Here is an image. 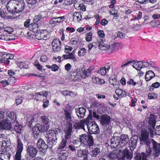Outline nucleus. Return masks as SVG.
I'll return each mask as SVG.
<instances>
[{"label": "nucleus", "instance_id": "b1692460", "mask_svg": "<svg viewBox=\"0 0 160 160\" xmlns=\"http://www.w3.org/2000/svg\"><path fill=\"white\" fill-rule=\"evenodd\" d=\"M64 50V54L63 55V57L65 59L70 58V46H65Z\"/></svg>", "mask_w": 160, "mask_h": 160}, {"label": "nucleus", "instance_id": "13d9d810", "mask_svg": "<svg viewBox=\"0 0 160 160\" xmlns=\"http://www.w3.org/2000/svg\"><path fill=\"white\" fill-rule=\"evenodd\" d=\"M4 31L7 32L9 34L13 31V29L9 27H6L4 29Z\"/></svg>", "mask_w": 160, "mask_h": 160}, {"label": "nucleus", "instance_id": "9d476101", "mask_svg": "<svg viewBox=\"0 0 160 160\" xmlns=\"http://www.w3.org/2000/svg\"><path fill=\"white\" fill-rule=\"evenodd\" d=\"M149 135V133L147 130L143 129L141 132V137L140 138V140L145 142L148 146L150 143L148 138Z\"/></svg>", "mask_w": 160, "mask_h": 160}, {"label": "nucleus", "instance_id": "4d7b16f0", "mask_svg": "<svg viewBox=\"0 0 160 160\" xmlns=\"http://www.w3.org/2000/svg\"><path fill=\"white\" fill-rule=\"evenodd\" d=\"M58 20H57V18H53L49 21V22L50 24L55 25L57 23H58Z\"/></svg>", "mask_w": 160, "mask_h": 160}, {"label": "nucleus", "instance_id": "20e7f679", "mask_svg": "<svg viewBox=\"0 0 160 160\" xmlns=\"http://www.w3.org/2000/svg\"><path fill=\"white\" fill-rule=\"evenodd\" d=\"M65 134V138H63L59 144L58 149H61L63 148L66 146L68 139L70 138V126L68 125V128H66L64 131Z\"/></svg>", "mask_w": 160, "mask_h": 160}, {"label": "nucleus", "instance_id": "de8ad7c7", "mask_svg": "<svg viewBox=\"0 0 160 160\" xmlns=\"http://www.w3.org/2000/svg\"><path fill=\"white\" fill-rule=\"evenodd\" d=\"M86 52V49L84 48H82L80 50L78 51V54L79 56H83L85 54Z\"/></svg>", "mask_w": 160, "mask_h": 160}, {"label": "nucleus", "instance_id": "79ce46f5", "mask_svg": "<svg viewBox=\"0 0 160 160\" xmlns=\"http://www.w3.org/2000/svg\"><path fill=\"white\" fill-rule=\"evenodd\" d=\"M98 44L95 42H93L92 43H90L88 44V51L89 52L90 50L93 47L96 48L98 47Z\"/></svg>", "mask_w": 160, "mask_h": 160}, {"label": "nucleus", "instance_id": "a878e982", "mask_svg": "<svg viewBox=\"0 0 160 160\" xmlns=\"http://www.w3.org/2000/svg\"><path fill=\"white\" fill-rule=\"evenodd\" d=\"M98 48L100 50H108V51L109 49V45L104 43L102 41V42H98Z\"/></svg>", "mask_w": 160, "mask_h": 160}, {"label": "nucleus", "instance_id": "ea45409f", "mask_svg": "<svg viewBox=\"0 0 160 160\" xmlns=\"http://www.w3.org/2000/svg\"><path fill=\"white\" fill-rule=\"evenodd\" d=\"M32 130L34 137L35 138H37L39 132L38 128L37 125H36V124L33 127Z\"/></svg>", "mask_w": 160, "mask_h": 160}, {"label": "nucleus", "instance_id": "f257e3e1", "mask_svg": "<svg viewBox=\"0 0 160 160\" xmlns=\"http://www.w3.org/2000/svg\"><path fill=\"white\" fill-rule=\"evenodd\" d=\"M58 137L53 130H49L47 131L45 136L47 139L48 145H46L43 140L40 139L38 141L37 146L41 151L47 149L48 147L51 148L53 145L56 144Z\"/></svg>", "mask_w": 160, "mask_h": 160}, {"label": "nucleus", "instance_id": "473e14b6", "mask_svg": "<svg viewBox=\"0 0 160 160\" xmlns=\"http://www.w3.org/2000/svg\"><path fill=\"white\" fill-rule=\"evenodd\" d=\"M71 79L74 81L78 80L80 77L79 74L77 70L72 72V74H71Z\"/></svg>", "mask_w": 160, "mask_h": 160}, {"label": "nucleus", "instance_id": "680f3d73", "mask_svg": "<svg viewBox=\"0 0 160 160\" xmlns=\"http://www.w3.org/2000/svg\"><path fill=\"white\" fill-rule=\"evenodd\" d=\"M65 114L66 116V119L68 120V122L69 121V119H70V114L69 112L67 110H65L64 111Z\"/></svg>", "mask_w": 160, "mask_h": 160}, {"label": "nucleus", "instance_id": "f3484780", "mask_svg": "<svg viewBox=\"0 0 160 160\" xmlns=\"http://www.w3.org/2000/svg\"><path fill=\"white\" fill-rule=\"evenodd\" d=\"M121 44L119 42L115 43L109 45L108 52L112 53L117 52L118 50L121 48Z\"/></svg>", "mask_w": 160, "mask_h": 160}, {"label": "nucleus", "instance_id": "412c9836", "mask_svg": "<svg viewBox=\"0 0 160 160\" xmlns=\"http://www.w3.org/2000/svg\"><path fill=\"white\" fill-rule=\"evenodd\" d=\"M91 73V70L89 69L85 70L84 68H82L79 71V74L83 78H85L88 76Z\"/></svg>", "mask_w": 160, "mask_h": 160}, {"label": "nucleus", "instance_id": "7ed1b4c3", "mask_svg": "<svg viewBox=\"0 0 160 160\" xmlns=\"http://www.w3.org/2000/svg\"><path fill=\"white\" fill-rule=\"evenodd\" d=\"M47 16L46 12L43 11L40 12L39 14L35 16L33 19V21L35 22L30 24L29 26V29L33 32H36L38 30V27L39 26V22H41L42 19L46 17Z\"/></svg>", "mask_w": 160, "mask_h": 160}, {"label": "nucleus", "instance_id": "4be33fe9", "mask_svg": "<svg viewBox=\"0 0 160 160\" xmlns=\"http://www.w3.org/2000/svg\"><path fill=\"white\" fill-rule=\"evenodd\" d=\"M93 140L92 137L91 135L88 136V137L83 143V144L85 146H88L89 147L92 146L93 144Z\"/></svg>", "mask_w": 160, "mask_h": 160}, {"label": "nucleus", "instance_id": "49530a36", "mask_svg": "<svg viewBox=\"0 0 160 160\" xmlns=\"http://www.w3.org/2000/svg\"><path fill=\"white\" fill-rule=\"evenodd\" d=\"M93 117V114L92 112V110H91L89 111V113L87 118V119L86 120H84L85 121H86V122L87 123H88V122H90L89 121V120H92Z\"/></svg>", "mask_w": 160, "mask_h": 160}, {"label": "nucleus", "instance_id": "2f4dec72", "mask_svg": "<svg viewBox=\"0 0 160 160\" xmlns=\"http://www.w3.org/2000/svg\"><path fill=\"white\" fill-rule=\"evenodd\" d=\"M142 62L139 61L135 62L132 66L135 69L140 70L142 68Z\"/></svg>", "mask_w": 160, "mask_h": 160}, {"label": "nucleus", "instance_id": "3c124183", "mask_svg": "<svg viewBox=\"0 0 160 160\" xmlns=\"http://www.w3.org/2000/svg\"><path fill=\"white\" fill-rule=\"evenodd\" d=\"M127 83L128 85H132L133 86H135L138 83L137 82L135 81L132 78H130L129 81L127 82Z\"/></svg>", "mask_w": 160, "mask_h": 160}, {"label": "nucleus", "instance_id": "e433bc0d", "mask_svg": "<svg viewBox=\"0 0 160 160\" xmlns=\"http://www.w3.org/2000/svg\"><path fill=\"white\" fill-rule=\"evenodd\" d=\"M120 138L121 143H123L124 142L126 143H127L129 141V138L127 135L123 134L121 135L120 134Z\"/></svg>", "mask_w": 160, "mask_h": 160}, {"label": "nucleus", "instance_id": "09e8293b", "mask_svg": "<svg viewBox=\"0 0 160 160\" xmlns=\"http://www.w3.org/2000/svg\"><path fill=\"white\" fill-rule=\"evenodd\" d=\"M22 96H18L16 99V103L17 105L20 104L22 101Z\"/></svg>", "mask_w": 160, "mask_h": 160}, {"label": "nucleus", "instance_id": "7c9ffc66", "mask_svg": "<svg viewBox=\"0 0 160 160\" xmlns=\"http://www.w3.org/2000/svg\"><path fill=\"white\" fill-rule=\"evenodd\" d=\"M8 117L11 119L12 122H15L16 120V116L15 113L14 112L8 111L6 113Z\"/></svg>", "mask_w": 160, "mask_h": 160}, {"label": "nucleus", "instance_id": "f8f14e48", "mask_svg": "<svg viewBox=\"0 0 160 160\" xmlns=\"http://www.w3.org/2000/svg\"><path fill=\"white\" fill-rule=\"evenodd\" d=\"M151 142L153 145V154L155 157H158L160 153V144L158 143L154 139H152Z\"/></svg>", "mask_w": 160, "mask_h": 160}, {"label": "nucleus", "instance_id": "ddd939ff", "mask_svg": "<svg viewBox=\"0 0 160 160\" xmlns=\"http://www.w3.org/2000/svg\"><path fill=\"white\" fill-rule=\"evenodd\" d=\"M151 142L153 145V154L155 157H158L160 153V144L158 143L154 139H152Z\"/></svg>", "mask_w": 160, "mask_h": 160}, {"label": "nucleus", "instance_id": "0eeeda50", "mask_svg": "<svg viewBox=\"0 0 160 160\" xmlns=\"http://www.w3.org/2000/svg\"><path fill=\"white\" fill-rule=\"evenodd\" d=\"M71 121L73 124V128L76 129H82L85 130L84 125H87V123L86 121L83 120H81L78 121L77 120L75 119L74 118L72 119L71 117Z\"/></svg>", "mask_w": 160, "mask_h": 160}, {"label": "nucleus", "instance_id": "bb28decb", "mask_svg": "<svg viewBox=\"0 0 160 160\" xmlns=\"http://www.w3.org/2000/svg\"><path fill=\"white\" fill-rule=\"evenodd\" d=\"M155 74L152 70H149L147 72L145 75V79L147 81H149L154 77Z\"/></svg>", "mask_w": 160, "mask_h": 160}, {"label": "nucleus", "instance_id": "a211bd4d", "mask_svg": "<svg viewBox=\"0 0 160 160\" xmlns=\"http://www.w3.org/2000/svg\"><path fill=\"white\" fill-rule=\"evenodd\" d=\"M38 152L37 149L32 146H28L27 148V152L29 155L32 158L35 157Z\"/></svg>", "mask_w": 160, "mask_h": 160}, {"label": "nucleus", "instance_id": "a19ab883", "mask_svg": "<svg viewBox=\"0 0 160 160\" xmlns=\"http://www.w3.org/2000/svg\"><path fill=\"white\" fill-rule=\"evenodd\" d=\"M52 47H54V46H61V42L59 39H55L53 40L52 43Z\"/></svg>", "mask_w": 160, "mask_h": 160}, {"label": "nucleus", "instance_id": "c85d7f7f", "mask_svg": "<svg viewBox=\"0 0 160 160\" xmlns=\"http://www.w3.org/2000/svg\"><path fill=\"white\" fill-rule=\"evenodd\" d=\"M37 125V127L38 130L40 132H43L47 131L49 128V125L47 126L42 125L40 123H38L36 124Z\"/></svg>", "mask_w": 160, "mask_h": 160}, {"label": "nucleus", "instance_id": "58836bf2", "mask_svg": "<svg viewBox=\"0 0 160 160\" xmlns=\"http://www.w3.org/2000/svg\"><path fill=\"white\" fill-rule=\"evenodd\" d=\"M137 144V141L136 140L134 139H131V142L129 143V146L130 147L131 150L134 149L135 148Z\"/></svg>", "mask_w": 160, "mask_h": 160}, {"label": "nucleus", "instance_id": "37998d69", "mask_svg": "<svg viewBox=\"0 0 160 160\" xmlns=\"http://www.w3.org/2000/svg\"><path fill=\"white\" fill-rule=\"evenodd\" d=\"M98 72L102 76L104 75L107 72L106 68V67H102L98 70Z\"/></svg>", "mask_w": 160, "mask_h": 160}, {"label": "nucleus", "instance_id": "9b49d317", "mask_svg": "<svg viewBox=\"0 0 160 160\" xmlns=\"http://www.w3.org/2000/svg\"><path fill=\"white\" fill-rule=\"evenodd\" d=\"M121 142L120 134L114 133L111 140V143L112 146L116 147L119 145Z\"/></svg>", "mask_w": 160, "mask_h": 160}, {"label": "nucleus", "instance_id": "f704fd0d", "mask_svg": "<svg viewBox=\"0 0 160 160\" xmlns=\"http://www.w3.org/2000/svg\"><path fill=\"white\" fill-rule=\"evenodd\" d=\"M100 148H96L92 150L89 152V154L92 157H95L97 156L100 152Z\"/></svg>", "mask_w": 160, "mask_h": 160}, {"label": "nucleus", "instance_id": "1a4fd4ad", "mask_svg": "<svg viewBox=\"0 0 160 160\" xmlns=\"http://www.w3.org/2000/svg\"><path fill=\"white\" fill-rule=\"evenodd\" d=\"M16 0H10L7 4L6 9L10 13L15 14V2Z\"/></svg>", "mask_w": 160, "mask_h": 160}, {"label": "nucleus", "instance_id": "0e129e2a", "mask_svg": "<svg viewBox=\"0 0 160 160\" xmlns=\"http://www.w3.org/2000/svg\"><path fill=\"white\" fill-rule=\"evenodd\" d=\"M21 153H16L15 160H21Z\"/></svg>", "mask_w": 160, "mask_h": 160}, {"label": "nucleus", "instance_id": "39448f33", "mask_svg": "<svg viewBox=\"0 0 160 160\" xmlns=\"http://www.w3.org/2000/svg\"><path fill=\"white\" fill-rule=\"evenodd\" d=\"M87 126L89 133L91 134L99 133V129L98 126L94 121L88 122L87 124Z\"/></svg>", "mask_w": 160, "mask_h": 160}, {"label": "nucleus", "instance_id": "dca6fc26", "mask_svg": "<svg viewBox=\"0 0 160 160\" xmlns=\"http://www.w3.org/2000/svg\"><path fill=\"white\" fill-rule=\"evenodd\" d=\"M100 119V123L103 126L108 125L110 122L111 118L107 114L102 115Z\"/></svg>", "mask_w": 160, "mask_h": 160}, {"label": "nucleus", "instance_id": "864d4df0", "mask_svg": "<svg viewBox=\"0 0 160 160\" xmlns=\"http://www.w3.org/2000/svg\"><path fill=\"white\" fill-rule=\"evenodd\" d=\"M148 96L149 99H154L157 98L158 95L155 93H150L148 94Z\"/></svg>", "mask_w": 160, "mask_h": 160}, {"label": "nucleus", "instance_id": "6e6552de", "mask_svg": "<svg viewBox=\"0 0 160 160\" xmlns=\"http://www.w3.org/2000/svg\"><path fill=\"white\" fill-rule=\"evenodd\" d=\"M151 152V148L148 147L146 148L145 153L142 152L137 154L136 160H147V158L150 155Z\"/></svg>", "mask_w": 160, "mask_h": 160}, {"label": "nucleus", "instance_id": "69168bd1", "mask_svg": "<svg viewBox=\"0 0 160 160\" xmlns=\"http://www.w3.org/2000/svg\"><path fill=\"white\" fill-rule=\"evenodd\" d=\"M40 60L43 62H46L48 61V58L46 56L43 55L41 56Z\"/></svg>", "mask_w": 160, "mask_h": 160}, {"label": "nucleus", "instance_id": "c03bdc74", "mask_svg": "<svg viewBox=\"0 0 160 160\" xmlns=\"http://www.w3.org/2000/svg\"><path fill=\"white\" fill-rule=\"evenodd\" d=\"M92 39V33L91 32H89L86 33L85 37L86 40L88 42L91 41Z\"/></svg>", "mask_w": 160, "mask_h": 160}, {"label": "nucleus", "instance_id": "774afa93", "mask_svg": "<svg viewBox=\"0 0 160 160\" xmlns=\"http://www.w3.org/2000/svg\"><path fill=\"white\" fill-rule=\"evenodd\" d=\"M155 133L157 135L160 136V125L156 127L155 130Z\"/></svg>", "mask_w": 160, "mask_h": 160}, {"label": "nucleus", "instance_id": "8fccbe9b", "mask_svg": "<svg viewBox=\"0 0 160 160\" xmlns=\"http://www.w3.org/2000/svg\"><path fill=\"white\" fill-rule=\"evenodd\" d=\"M7 81L10 84H12L16 82V79L14 77L10 76L8 77Z\"/></svg>", "mask_w": 160, "mask_h": 160}, {"label": "nucleus", "instance_id": "c756f323", "mask_svg": "<svg viewBox=\"0 0 160 160\" xmlns=\"http://www.w3.org/2000/svg\"><path fill=\"white\" fill-rule=\"evenodd\" d=\"M82 16L80 12H75L73 15V20L75 22H79L81 20Z\"/></svg>", "mask_w": 160, "mask_h": 160}, {"label": "nucleus", "instance_id": "393cba45", "mask_svg": "<svg viewBox=\"0 0 160 160\" xmlns=\"http://www.w3.org/2000/svg\"><path fill=\"white\" fill-rule=\"evenodd\" d=\"M23 149V144L19 138L17 139V153H21Z\"/></svg>", "mask_w": 160, "mask_h": 160}, {"label": "nucleus", "instance_id": "5701e85b", "mask_svg": "<svg viewBox=\"0 0 160 160\" xmlns=\"http://www.w3.org/2000/svg\"><path fill=\"white\" fill-rule=\"evenodd\" d=\"M2 58L5 59V62H4V63L8 64L10 63L9 60H12L14 58V55L10 53L4 54L2 56Z\"/></svg>", "mask_w": 160, "mask_h": 160}, {"label": "nucleus", "instance_id": "4c0bfd02", "mask_svg": "<svg viewBox=\"0 0 160 160\" xmlns=\"http://www.w3.org/2000/svg\"><path fill=\"white\" fill-rule=\"evenodd\" d=\"M41 118L42 119V122L43 123V125L45 126L47 125L49 126L48 124L49 120L47 117L43 116L41 117Z\"/></svg>", "mask_w": 160, "mask_h": 160}, {"label": "nucleus", "instance_id": "338daca9", "mask_svg": "<svg viewBox=\"0 0 160 160\" xmlns=\"http://www.w3.org/2000/svg\"><path fill=\"white\" fill-rule=\"evenodd\" d=\"M108 21L107 19H103L101 20L100 24L102 26H105L108 24Z\"/></svg>", "mask_w": 160, "mask_h": 160}, {"label": "nucleus", "instance_id": "72a5a7b5", "mask_svg": "<svg viewBox=\"0 0 160 160\" xmlns=\"http://www.w3.org/2000/svg\"><path fill=\"white\" fill-rule=\"evenodd\" d=\"M92 81L94 83L100 84H103L105 83V81L103 79H100L94 76L92 77Z\"/></svg>", "mask_w": 160, "mask_h": 160}, {"label": "nucleus", "instance_id": "5fc2aeb1", "mask_svg": "<svg viewBox=\"0 0 160 160\" xmlns=\"http://www.w3.org/2000/svg\"><path fill=\"white\" fill-rule=\"evenodd\" d=\"M99 105V104L98 102H94L91 106V110H93H93L94 111L98 108Z\"/></svg>", "mask_w": 160, "mask_h": 160}, {"label": "nucleus", "instance_id": "6e6d98bb", "mask_svg": "<svg viewBox=\"0 0 160 160\" xmlns=\"http://www.w3.org/2000/svg\"><path fill=\"white\" fill-rule=\"evenodd\" d=\"M154 127H150L148 129V131L150 132V136L151 138H153V137Z\"/></svg>", "mask_w": 160, "mask_h": 160}, {"label": "nucleus", "instance_id": "e2e57ef3", "mask_svg": "<svg viewBox=\"0 0 160 160\" xmlns=\"http://www.w3.org/2000/svg\"><path fill=\"white\" fill-rule=\"evenodd\" d=\"M133 62V61H130L128 62L122 64L121 66V68L124 69L125 68L127 67L130 64L132 63Z\"/></svg>", "mask_w": 160, "mask_h": 160}, {"label": "nucleus", "instance_id": "cd10ccee", "mask_svg": "<svg viewBox=\"0 0 160 160\" xmlns=\"http://www.w3.org/2000/svg\"><path fill=\"white\" fill-rule=\"evenodd\" d=\"M156 117L153 114H150L148 123L150 125V127H155L156 123Z\"/></svg>", "mask_w": 160, "mask_h": 160}, {"label": "nucleus", "instance_id": "052dcab7", "mask_svg": "<svg viewBox=\"0 0 160 160\" xmlns=\"http://www.w3.org/2000/svg\"><path fill=\"white\" fill-rule=\"evenodd\" d=\"M98 36L101 38H103L105 36V34L104 32L102 30H99L97 32Z\"/></svg>", "mask_w": 160, "mask_h": 160}, {"label": "nucleus", "instance_id": "a18cd8bd", "mask_svg": "<svg viewBox=\"0 0 160 160\" xmlns=\"http://www.w3.org/2000/svg\"><path fill=\"white\" fill-rule=\"evenodd\" d=\"M88 135H87L86 134H84L80 136V140L82 143H83L86 139L88 137Z\"/></svg>", "mask_w": 160, "mask_h": 160}, {"label": "nucleus", "instance_id": "bf43d9fd", "mask_svg": "<svg viewBox=\"0 0 160 160\" xmlns=\"http://www.w3.org/2000/svg\"><path fill=\"white\" fill-rule=\"evenodd\" d=\"M18 66L21 68H27V67H26V64L25 63L22 62H19L18 63Z\"/></svg>", "mask_w": 160, "mask_h": 160}, {"label": "nucleus", "instance_id": "f03ea898", "mask_svg": "<svg viewBox=\"0 0 160 160\" xmlns=\"http://www.w3.org/2000/svg\"><path fill=\"white\" fill-rule=\"evenodd\" d=\"M108 156L112 160H114L117 158V160H131L132 157V153L129 150H124L121 152L119 149H115Z\"/></svg>", "mask_w": 160, "mask_h": 160}, {"label": "nucleus", "instance_id": "423d86ee", "mask_svg": "<svg viewBox=\"0 0 160 160\" xmlns=\"http://www.w3.org/2000/svg\"><path fill=\"white\" fill-rule=\"evenodd\" d=\"M35 37L39 40L43 39L46 40L49 38L50 34L46 30H40L36 32Z\"/></svg>", "mask_w": 160, "mask_h": 160}, {"label": "nucleus", "instance_id": "aec40b11", "mask_svg": "<svg viewBox=\"0 0 160 160\" xmlns=\"http://www.w3.org/2000/svg\"><path fill=\"white\" fill-rule=\"evenodd\" d=\"M77 154L79 157H82L84 159L83 160H87L89 153L88 150L86 149L83 151L81 150H78Z\"/></svg>", "mask_w": 160, "mask_h": 160}, {"label": "nucleus", "instance_id": "c9c22d12", "mask_svg": "<svg viewBox=\"0 0 160 160\" xmlns=\"http://www.w3.org/2000/svg\"><path fill=\"white\" fill-rule=\"evenodd\" d=\"M115 93L118 96L125 97L126 96V92L121 89H117L115 90Z\"/></svg>", "mask_w": 160, "mask_h": 160}, {"label": "nucleus", "instance_id": "2eb2a0df", "mask_svg": "<svg viewBox=\"0 0 160 160\" xmlns=\"http://www.w3.org/2000/svg\"><path fill=\"white\" fill-rule=\"evenodd\" d=\"M15 4L16 14L22 12L24 10L25 7V3L22 0L19 2L17 0H16Z\"/></svg>", "mask_w": 160, "mask_h": 160}, {"label": "nucleus", "instance_id": "603ef678", "mask_svg": "<svg viewBox=\"0 0 160 160\" xmlns=\"http://www.w3.org/2000/svg\"><path fill=\"white\" fill-rule=\"evenodd\" d=\"M160 86V83L158 82H155L153 83L151 87L149 89L150 90H153L154 88H157Z\"/></svg>", "mask_w": 160, "mask_h": 160}, {"label": "nucleus", "instance_id": "4468645a", "mask_svg": "<svg viewBox=\"0 0 160 160\" xmlns=\"http://www.w3.org/2000/svg\"><path fill=\"white\" fill-rule=\"evenodd\" d=\"M11 128V122L7 118L2 121L0 123V130H10Z\"/></svg>", "mask_w": 160, "mask_h": 160}, {"label": "nucleus", "instance_id": "6ab92c4d", "mask_svg": "<svg viewBox=\"0 0 160 160\" xmlns=\"http://www.w3.org/2000/svg\"><path fill=\"white\" fill-rule=\"evenodd\" d=\"M86 110L83 108H80L76 110V113L79 118H83L85 114Z\"/></svg>", "mask_w": 160, "mask_h": 160}]
</instances>
